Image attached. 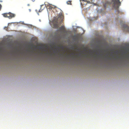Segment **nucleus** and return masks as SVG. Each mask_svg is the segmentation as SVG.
<instances>
[{"label": "nucleus", "mask_w": 129, "mask_h": 129, "mask_svg": "<svg viewBox=\"0 0 129 129\" xmlns=\"http://www.w3.org/2000/svg\"><path fill=\"white\" fill-rule=\"evenodd\" d=\"M63 15L62 13H60L59 14L58 17H55L53 20V26L55 28H57L58 27V21H59V18L60 20H62Z\"/></svg>", "instance_id": "obj_1"}, {"label": "nucleus", "mask_w": 129, "mask_h": 129, "mask_svg": "<svg viewBox=\"0 0 129 129\" xmlns=\"http://www.w3.org/2000/svg\"><path fill=\"white\" fill-rule=\"evenodd\" d=\"M2 15L4 17H8L9 19H11L12 18L14 17L15 16V14L11 13H4Z\"/></svg>", "instance_id": "obj_2"}, {"label": "nucleus", "mask_w": 129, "mask_h": 129, "mask_svg": "<svg viewBox=\"0 0 129 129\" xmlns=\"http://www.w3.org/2000/svg\"><path fill=\"white\" fill-rule=\"evenodd\" d=\"M113 2H114L113 7L115 8H118L120 5L121 2L119 0H114Z\"/></svg>", "instance_id": "obj_3"}, {"label": "nucleus", "mask_w": 129, "mask_h": 129, "mask_svg": "<svg viewBox=\"0 0 129 129\" xmlns=\"http://www.w3.org/2000/svg\"><path fill=\"white\" fill-rule=\"evenodd\" d=\"M123 30L124 31L129 33V26L126 24H124L122 26Z\"/></svg>", "instance_id": "obj_4"}, {"label": "nucleus", "mask_w": 129, "mask_h": 129, "mask_svg": "<svg viewBox=\"0 0 129 129\" xmlns=\"http://www.w3.org/2000/svg\"><path fill=\"white\" fill-rule=\"evenodd\" d=\"M47 7L48 9H50L52 10L53 9H54L56 7L53 5H52L51 4H50L47 6Z\"/></svg>", "instance_id": "obj_5"}, {"label": "nucleus", "mask_w": 129, "mask_h": 129, "mask_svg": "<svg viewBox=\"0 0 129 129\" xmlns=\"http://www.w3.org/2000/svg\"><path fill=\"white\" fill-rule=\"evenodd\" d=\"M59 29L60 30L64 32L65 29L64 27L63 26H61L59 28Z\"/></svg>", "instance_id": "obj_6"}, {"label": "nucleus", "mask_w": 129, "mask_h": 129, "mask_svg": "<svg viewBox=\"0 0 129 129\" xmlns=\"http://www.w3.org/2000/svg\"><path fill=\"white\" fill-rule=\"evenodd\" d=\"M67 3L68 4H71V1H68L67 2Z\"/></svg>", "instance_id": "obj_7"}, {"label": "nucleus", "mask_w": 129, "mask_h": 129, "mask_svg": "<svg viewBox=\"0 0 129 129\" xmlns=\"http://www.w3.org/2000/svg\"><path fill=\"white\" fill-rule=\"evenodd\" d=\"M43 9H41V8L40 9V10H39V12H41V11H42V10Z\"/></svg>", "instance_id": "obj_8"}, {"label": "nucleus", "mask_w": 129, "mask_h": 129, "mask_svg": "<svg viewBox=\"0 0 129 129\" xmlns=\"http://www.w3.org/2000/svg\"><path fill=\"white\" fill-rule=\"evenodd\" d=\"M29 11H30V9H29Z\"/></svg>", "instance_id": "obj_9"}, {"label": "nucleus", "mask_w": 129, "mask_h": 129, "mask_svg": "<svg viewBox=\"0 0 129 129\" xmlns=\"http://www.w3.org/2000/svg\"><path fill=\"white\" fill-rule=\"evenodd\" d=\"M72 54L74 55V54L73 53H72Z\"/></svg>", "instance_id": "obj_10"}, {"label": "nucleus", "mask_w": 129, "mask_h": 129, "mask_svg": "<svg viewBox=\"0 0 129 129\" xmlns=\"http://www.w3.org/2000/svg\"><path fill=\"white\" fill-rule=\"evenodd\" d=\"M28 6H29V4H28Z\"/></svg>", "instance_id": "obj_11"}]
</instances>
